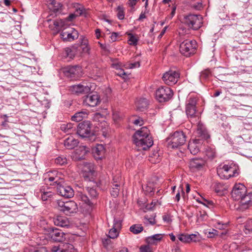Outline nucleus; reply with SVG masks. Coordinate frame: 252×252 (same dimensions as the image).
I'll return each mask as SVG.
<instances>
[{"instance_id":"nucleus-1","label":"nucleus","mask_w":252,"mask_h":252,"mask_svg":"<svg viewBox=\"0 0 252 252\" xmlns=\"http://www.w3.org/2000/svg\"><path fill=\"white\" fill-rule=\"evenodd\" d=\"M133 142L138 150H147L153 145V140L148 127H141L133 135Z\"/></svg>"},{"instance_id":"nucleus-2","label":"nucleus","mask_w":252,"mask_h":252,"mask_svg":"<svg viewBox=\"0 0 252 252\" xmlns=\"http://www.w3.org/2000/svg\"><path fill=\"white\" fill-rule=\"evenodd\" d=\"M197 101L196 97L189 96L186 100V113L192 125L202 126L200 118L196 115Z\"/></svg>"},{"instance_id":"nucleus-3","label":"nucleus","mask_w":252,"mask_h":252,"mask_svg":"<svg viewBox=\"0 0 252 252\" xmlns=\"http://www.w3.org/2000/svg\"><path fill=\"white\" fill-rule=\"evenodd\" d=\"M233 200L240 201L243 204H248L252 201V192L247 193V188L242 184H236L231 191Z\"/></svg>"},{"instance_id":"nucleus-4","label":"nucleus","mask_w":252,"mask_h":252,"mask_svg":"<svg viewBox=\"0 0 252 252\" xmlns=\"http://www.w3.org/2000/svg\"><path fill=\"white\" fill-rule=\"evenodd\" d=\"M168 148L177 149L183 145L186 141L185 133L182 131H176L170 134L167 138Z\"/></svg>"},{"instance_id":"nucleus-5","label":"nucleus","mask_w":252,"mask_h":252,"mask_svg":"<svg viewBox=\"0 0 252 252\" xmlns=\"http://www.w3.org/2000/svg\"><path fill=\"white\" fill-rule=\"evenodd\" d=\"M86 191L89 195L88 196L86 193L78 191L76 196L79 200L82 201L85 204L89 206L94 205V201L98 196V193L96 189L94 188L86 187Z\"/></svg>"},{"instance_id":"nucleus-6","label":"nucleus","mask_w":252,"mask_h":252,"mask_svg":"<svg viewBox=\"0 0 252 252\" xmlns=\"http://www.w3.org/2000/svg\"><path fill=\"white\" fill-rule=\"evenodd\" d=\"M202 17L198 14H189L184 16L183 23L194 30L199 29L202 25Z\"/></svg>"},{"instance_id":"nucleus-7","label":"nucleus","mask_w":252,"mask_h":252,"mask_svg":"<svg viewBox=\"0 0 252 252\" xmlns=\"http://www.w3.org/2000/svg\"><path fill=\"white\" fill-rule=\"evenodd\" d=\"M196 47V42L195 40L186 39L180 44V51L185 56L189 57L195 53Z\"/></svg>"},{"instance_id":"nucleus-8","label":"nucleus","mask_w":252,"mask_h":252,"mask_svg":"<svg viewBox=\"0 0 252 252\" xmlns=\"http://www.w3.org/2000/svg\"><path fill=\"white\" fill-rule=\"evenodd\" d=\"M173 94L172 90L168 87H160L156 92V99L160 102L168 101Z\"/></svg>"},{"instance_id":"nucleus-9","label":"nucleus","mask_w":252,"mask_h":252,"mask_svg":"<svg viewBox=\"0 0 252 252\" xmlns=\"http://www.w3.org/2000/svg\"><path fill=\"white\" fill-rule=\"evenodd\" d=\"M59 207L60 210L63 212L66 215H69L76 213L78 209L77 204L73 201H69L65 202L61 201L59 203Z\"/></svg>"},{"instance_id":"nucleus-10","label":"nucleus","mask_w":252,"mask_h":252,"mask_svg":"<svg viewBox=\"0 0 252 252\" xmlns=\"http://www.w3.org/2000/svg\"><path fill=\"white\" fill-rule=\"evenodd\" d=\"M94 172V165L90 162H85L82 169V175L86 181H91Z\"/></svg>"},{"instance_id":"nucleus-11","label":"nucleus","mask_w":252,"mask_h":252,"mask_svg":"<svg viewBox=\"0 0 252 252\" xmlns=\"http://www.w3.org/2000/svg\"><path fill=\"white\" fill-rule=\"evenodd\" d=\"M179 78V73L173 70H169L165 72L162 79L164 83L168 85H173L175 84Z\"/></svg>"},{"instance_id":"nucleus-12","label":"nucleus","mask_w":252,"mask_h":252,"mask_svg":"<svg viewBox=\"0 0 252 252\" xmlns=\"http://www.w3.org/2000/svg\"><path fill=\"white\" fill-rule=\"evenodd\" d=\"M91 127H77V133L82 138H88L90 141H94L96 135L91 130Z\"/></svg>"},{"instance_id":"nucleus-13","label":"nucleus","mask_w":252,"mask_h":252,"mask_svg":"<svg viewBox=\"0 0 252 252\" xmlns=\"http://www.w3.org/2000/svg\"><path fill=\"white\" fill-rule=\"evenodd\" d=\"M48 178L45 177V181H48L53 182V184H50L51 185H54L56 184L57 187L59 185H62L64 182L63 176L60 172H57L55 171L51 172L48 174Z\"/></svg>"},{"instance_id":"nucleus-14","label":"nucleus","mask_w":252,"mask_h":252,"mask_svg":"<svg viewBox=\"0 0 252 252\" xmlns=\"http://www.w3.org/2000/svg\"><path fill=\"white\" fill-rule=\"evenodd\" d=\"M57 191L59 194L66 198L73 197L74 192L72 188L66 185H59L57 187Z\"/></svg>"},{"instance_id":"nucleus-15","label":"nucleus","mask_w":252,"mask_h":252,"mask_svg":"<svg viewBox=\"0 0 252 252\" xmlns=\"http://www.w3.org/2000/svg\"><path fill=\"white\" fill-rule=\"evenodd\" d=\"M65 73L67 77L76 79L81 76L82 68L78 65L68 66L66 68Z\"/></svg>"},{"instance_id":"nucleus-16","label":"nucleus","mask_w":252,"mask_h":252,"mask_svg":"<svg viewBox=\"0 0 252 252\" xmlns=\"http://www.w3.org/2000/svg\"><path fill=\"white\" fill-rule=\"evenodd\" d=\"M60 35L64 41H71L78 37V32L74 29L71 28L67 31H63Z\"/></svg>"},{"instance_id":"nucleus-17","label":"nucleus","mask_w":252,"mask_h":252,"mask_svg":"<svg viewBox=\"0 0 252 252\" xmlns=\"http://www.w3.org/2000/svg\"><path fill=\"white\" fill-rule=\"evenodd\" d=\"M100 102L99 96L96 93L88 94L84 100L85 105L90 107H94Z\"/></svg>"},{"instance_id":"nucleus-18","label":"nucleus","mask_w":252,"mask_h":252,"mask_svg":"<svg viewBox=\"0 0 252 252\" xmlns=\"http://www.w3.org/2000/svg\"><path fill=\"white\" fill-rule=\"evenodd\" d=\"M202 142L200 139H194L190 141L188 144V149L192 155L197 154L202 146Z\"/></svg>"},{"instance_id":"nucleus-19","label":"nucleus","mask_w":252,"mask_h":252,"mask_svg":"<svg viewBox=\"0 0 252 252\" xmlns=\"http://www.w3.org/2000/svg\"><path fill=\"white\" fill-rule=\"evenodd\" d=\"M69 90L73 94H81L88 93L91 91L90 88L88 86L81 84L74 85L69 87Z\"/></svg>"},{"instance_id":"nucleus-20","label":"nucleus","mask_w":252,"mask_h":252,"mask_svg":"<svg viewBox=\"0 0 252 252\" xmlns=\"http://www.w3.org/2000/svg\"><path fill=\"white\" fill-rule=\"evenodd\" d=\"M122 223L119 220L114 219L113 227L110 229L108 236L111 239L117 238L119 233V230L121 228Z\"/></svg>"},{"instance_id":"nucleus-21","label":"nucleus","mask_w":252,"mask_h":252,"mask_svg":"<svg viewBox=\"0 0 252 252\" xmlns=\"http://www.w3.org/2000/svg\"><path fill=\"white\" fill-rule=\"evenodd\" d=\"M90 148L86 146H80L75 150L74 158L76 160H81L85 158V155L89 152Z\"/></svg>"},{"instance_id":"nucleus-22","label":"nucleus","mask_w":252,"mask_h":252,"mask_svg":"<svg viewBox=\"0 0 252 252\" xmlns=\"http://www.w3.org/2000/svg\"><path fill=\"white\" fill-rule=\"evenodd\" d=\"M105 150L102 144H97L93 150L94 158L96 160L102 159L105 155Z\"/></svg>"},{"instance_id":"nucleus-23","label":"nucleus","mask_w":252,"mask_h":252,"mask_svg":"<svg viewBox=\"0 0 252 252\" xmlns=\"http://www.w3.org/2000/svg\"><path fill=\"white\" fill-rule=\"evenodd\" d=\"M50 235L53 240L56 242H62L65 240L64 233L57 228H52Z\"/></svg>"},{"instance_id":"nucleus-24","label":"nucleus","mask_w":252,"mask_h":252,"mask_svg":"<svg viewBox=\"0 0 252 252\" xmlns=\"http://www.w3.org/2000/svg\"><path fill=\"white\" fill-rule=\"evenodd\" d=\"M204 165V161L199 158H192L189 163V167L193 172L200 170Z\"/></svg>"},{"instance_id":"nucleus-25","label":"nucleus","mask_w":252,"mask_h":252,"mask_svg":"<svg viewBox=\"0 0 252 252\" xmlns=\"http://www.w3.org/2000/svg\"><path fill=\"white\" fill-rule=\"evenodd\" d=\"M55 225L62 227H68L70 225L68 219L64 216H58L53 219Z\"/></svg>"},{"instance_id":"nucleus-26","label":"nucleus","mask_w":252,"mask_h":252,"mask_svg":"<svg viewBox=\"0 0 252 252\" xmlns=\"http://www.w3.org/2000/svg\"><path fill=\"white\" fill-rule=\"evenodd\" d=\"M73 246L70 244L65 243L59 246L53 247L51 251L52 252H71Z\"/></svg>"},{"instance_id":"nucleus-27","label":"nucleus","mask_w":252,"mask_h":252,"mask_svg":"<svg viewBox=\"0 0 252 252\" xmlns=\"http://www.w3.org/2000/svg\"><path fill=\"white\" fill-rule=\"evenodd\" d=\"M228 164L220 165L217 168V174L219 177L223 179H228L230 174H228Z\"/></svg>"},{"instance_id":"nucleus-28","label":"nucleus","mask_w":252,"mask_h":252,"mask_svg":"<svg viewBox=\"0 0 252 252\" xmlns=\"http://www.w3.org/2000/svg\"><path fill=\"white\" fill-rule=\"evenodd\" d=\"M78 54H79L78 49L75 45L66 47L64 50V56L70 59H73L74 57Z\"/></svg>"},{"instance_id":"nucleus-29","label":"nucleus","mask_w":252,"mask_h":252,"mask_svg":"<svg viewBox=\"0 0 252 252\" xmlns=\"http://www.w3.org/2000/svg\"><path fill=\"white\" fill-rule=\"evenodd\" d=\"M105 117L100 113H96L94 114L93 121L95 123L94 126L101 125V126H106V122Z\"/></svg>"},{"instance_id":"nucleus-30","label":"nucleus","mask_w":252,"mask_h":252,"mask_svg":"<svg viewBox=\"0 0 252 252\" xmlns=\"http://www.w3.org/2000/svg\"><path fill=\"white\" fill-rule=\"evenodd\" d=\"M195 133L196 136L201 139H208L210 137L206 127H197Z\"/></svg>"},{"instance_id":"nucleus-31","label":"nucleus","mask_w":252,"mask_h":252,"mask_svg":"<svg viewBox=\"0 0 252 252\" xmlns=\"http://www.w3.org/2000/svg\"><path fill=\"white\" fill-rule=\"evenodd\" d=\"M78 143L77 140L70 136L64 140V145L68 149H73L77 146Z\"/></svg>"},{"instance_id":"nucleus-32","label":"nucleus","mask_w":252,"mask_h":252,"mask_svg":"<svg viewBox=\"0 0 252 252\" xmlns=\"http://www.w3.org/2000/svg\"><path fill=\"white\" fill-rule=\"evenodd\" d=\"M136 105L137 109L138 110L143 111L147 107L148 105V101L146 98H140L136 101Z\"/></svg>"},{"instance_id":"nucleus-33","label":"nucleus","mask_w":252,"mask_h":252,"mask_svg":"<svg viewBox=\"0 0 252 252\" xmlns=\"http://www.w3.org/2000/svg\"><path fill=\"white\" fill-rule=\"evenodd\" d=\"M78 49V52L79 54L82 53H88L90 50V48L88 46V41L86 40H84L79 45H75Z\"/></svg>"},{"instance_id":"nucleus-34","label":"nucleus","mask_w":252,"mask_h":252,"mask_svg":"<svg viewBox=\"0 0 252 252\" xmlns=\"http://www.w3.org/2000/svg\"><path fill=\"white\" fill-rule=\"evenodd\" d=\"M162 238V234H156L147 238V242L149 244H154L160 241Z\"/></svg>"},{"instance_id":"nucleus-35","label":"nucleus","mask_w":252,"mask_h":252,"mask_svg":"<svg viewBox=\"0 0 252 252\" xmlns=\"http://www.w3.org/2000/svg\"><path fill=\"white\" fill-rule=\"evenodd\" d=\"M155 217L156 215L154 214L151 215H145L143 220L144 223L146 225H153L155 224L156 223Z\"/></svg>"},{"instance_id":"nucleus-36","label":"nucleus","mask_w":252,"mask_h":252,"mask_svg":"<svg viewBox=\"0 0 252 252\" xmlns=\"http://www.w3.org/2000/svg\"><path fill=\"white\" fill-rule=\"evenodd\" d=\"M62 6V5L61 3L57 2L55 0H53L49 4L50 9L55 12H57L61 9Z\"/></svg>"},{"instance_id":"nucleus-37","label":"nucleus","mask_w":252,"mask_h":252,"mask_svg":"<svg viewBox=\"0 0 252 252\" xmlns=\"http://www.w3.org/2000/svg\"><path fill=\"white\" fill-rule=\"evenodd\" d=\"M228 174H230L229 178L232 177H235L238 175V172L236 167L233 163L228 165Z\"/></svg>"},{"instance_id":"nucleus-38","label":"nucleus","mask_w":252,"mask_h":252,"mask_svg":"<svg viewBox=\"0 0 252 252\" xmlns=\"http://www.w3.org/2000/svg\"><path fill=\"white\" fill-rule=\"evenodd\" d=\"M206 156L210 159H213L216 156V151L214 146L207 147L205 149Z\"/></svg>"},{"instance_id":"nucleus-39","label":"nucleus","mask_w":252,"mask_h":252,"mask_svg":"<svg viewBox=\"0 0 252 252\" xmlns=\"http://www.w3.org/2000/svg\"><path fill=\"white\" fill-rule=\"evenodd\" d=\"M87 113L85 112L81 111L77 112L73 116H72L71 120L76 122H79L82 121L83 119L85 117Z\"/></svg>"},{"instance_id":"nucleus-40","label":"nucleus","mask_w":252,"mask_h":252,"mask_svg":"<svg viewBox=\"0 0 252 252\" xmlns=\"http://www.w3.org/2000/svg\"><path fill=\"white\" fill-rule=\"evenodd\" d=\"M130 231L135 234L141 232L143 230V227L140 224H133L130 226Z\"/></svg>"},{"instance_id":"nucleus-41","label":"nucleus","mask_w":252,"mask_h":252,"mask_svg":"<svg viewBox=\"0 0 252 252\" xmlns=\"http://www.w3.org/2000/svg\"><path fill=\"white\" fill-rule=\"evenodd\" d=\"M117 16L119 20H123L125 18V8L122 5H119L117 8Z\"/></svg>"},{"instance_id":"nucleus-42","label":"nucleus","mask_w":252,"mask_h":252,"mask_svg":"<svg viewBox=\"0 0 252 252\" xmlns=\"http://www.w3.org/2000/svg\"><path fill=\"white\" fill-rule=\"evenodd\" d=\"M244 231L246 234L252 235V219L249 220L246 222Z\"/></svg>"},{"instance_id":"nucleus-43","label":"nucleus","mask_w":252,"mask_h":252,"mask_svg":"<svg viewBox=\"0 0 252 252\" xmlns=\"http://www.w3.org/2000/svg\"><path fill=\"white\" fill-rule=\"evenodd\" d=\"M196 217L197 221L200 222L207 219V214L203 210L199 211L198 212L196 213Z\"/></svg>"},{"instance_id":"nucleus-44","label":"nucleus","mask_w":252,"mask_h":252,"mask_svg":"<svg viewBox=\"0 0 252 252\" xmlns=\"http://www.w3.org/2000/svg\"><path fill=\"white\" fill-rule=\"evenodd\" d=\"M119 187L120 184H116L113 185V187L112 188L110 191V193L114 197H116L118 196L120 191Z\"/></svg>"},{"instance_id":"nucleus-45","label":"nucleus","mask_w":252,"mask_h":252,"mask_svg":"<svg viewBox=\"0 0 252 252\" xmlns=\"http://www.w3.org/2000/svg\"><path fill=\"white\" fill-rule=\"evenodd\" d=\"M178 239L183 243H189V234L181 233L178 235Z\"/></svg>"},{"instance_id":"nucleus-46","label":"nucleus","mask_w":252,"mask_h":252,"mask_svg":"<svg viewBox=\"0 0 252 252\" xmlns=\"http://www.w3.org/2000/svg\"><path fill=\"white\" fill-rule=\"evenodd\" d=\"M189 243L191 242H197L200 241V237L198 233L196 234H189Z\"/></svg>"},{"instance_id":"nucleus-47","label":"nucleus","mask_w":252,"mask_h":252,"mask_svg":"<svg viewBox=\"0 0 252 252\" xmlns=\"http://www.w3.org/2000/svg\"><path fill=\"white\" fill-rule=\"evenodd\" d=\"M211 75V71L209 69H205L200 73L201 79H206Z\"/></svg>"},{"instance_id":"nucleus-48","label":"nucleus","mask_w":252,"mask_h":252,"mask_svg":"<svg viewBox=\"0 0 252 252\" xmlns=\"http://www.w3.org/2000/svg\"><path fill=\"white\" fill-rule=\"evenodd\" d=\"M64 22L61 20H57L53 22V24L56 30H60L63 26Z\"/></svg>"},{"instance_id":"nucleus-49","label":"nucleus","mask_w":252,"mask_h":252,"mask_svg":"<svg viewBox=\"0 0 252 252\" xmlns=\"http://www.w3.org/2000/svg\"><path fill=\"white\" fill-rule=\"evenodd\" d=\"M128 35H129V44L133 45H136L138 41L137 38L132 33H129Z\"/></svg>"},{"instance_id":"nucleus-50","label":"nucleus","mask_w":252,"mask_h":252,"mask_svg":"<svg viewBox=\"0 0 252 252\" xmlns=\"http://www.w3.org/2000/svg\"><path fill=\"white\" fill-rule=\"evenodd\" d=\"M52 195L53 193L51 191H44L41 194V199L43 201H46Z\"/></svg>"},{"instance_id":"nucleus-51","label":"nucleus","mask_w":252,"mask_h":252,"mask_svg":"<svg viewBox=\"0 0 252 252\" xmlns=\"http://www.w3.org/2000/svg\"><path fill=\"white\" fill-rule=\"evenodd\" d=\"M55 162L60 165H63L67 162V159L65 157H59L56 158Z\"/></svg>"},{"instance_id":"nucleus-52","label":"nucleus","mask_w":252,"mask_h":252,"mask_svg":"<svg viewBox=\"0 0 252 252\" xmlns=\"http://www.w3.org/2000/svg\"><path fill=\"white\" fill-rule=\"evenodd\" d=\"M132 124L137 126L139 125V126H142L145 124L144 121L143 120V119L138 117L137 119H135V120H132Z\"/></svg>"},{"instance_id":"nucleus-53","label":"nucleus","mask_w":252,"mask_h":252,"mask_svg":"<svg viewBox=\"0 0 252 252\" xmlns=\"http://www.w3.org/2000/svg\"><path fill=\"white\" fill-rule=\"evenodd\" d=\"M139 252H152V251L149 245H143L140 247Z\"/></svg>"},{"instance_id":"nucleus-54","label":"nucleus","mask_w":252,"mask_h":252,"mask_svg":"<svg viewBox=\"0 0 252 252\" xmlns=\"http://www.w3.org/2000/svg\"><path fill=\"white\" fill-rule=\"evenodd\" d=\"M219 232L218 231L214 229H212V230H210L208 232V237L210 238L214 237L215 236L219 235Z\"/></svg>"},{"instance_id":"nucleus-55","label":"nucleus","mask_w":252,"mask_h":252,"mask_svg":"<svg viewBox=\"0 0 252 252\" xmlns=\"http://www.w3.org/2000/svg\"><path fill=\"white\" fill-rule=\"evenodd\" d=\"M121 176H120L119 174H118V175H116L115 176H114L113 178V184H116L120 183V181L121 180Z\"/></svg>"},{"instance_id":"nucleus-56","label":"nucleus","mask_w":252,"mask_h":252,"mask_svg":"<svg viewBox=\"0 0 252 252\" xmlns=\"http://www.w3.org/2000/svg\"><path fill=\"white\" fill-rule=\"evenodd\" d=\"M120 113L118 111H115L113 113V119L115 122H117L120 118Z\"/></svg>"},{"instance_id":"nucleus-57","label":"nucleus","mask_w":252,"mask_h":252,"mask_svg":"<svg viewBox=\"0 0 252 252\" xmlns=\"http://www.w3.org/2000/svg\"><path fill=\"white\" fill-rule=\"evenodd\" d=\"M217 228L219 229H224L227 227L226 223H221L220 222H217L216 224Z\"/></svg>"},{"instance_id":"nucleus-58","label":"nucleus","mask_w":252,"mask_h":252,"mask_svg":"<svg viewBox=\"0 0 252 252\" xmlns=\"http://www.w3.org/2000/svg\"><path fill=\"white\" fill-rule=\"evenodd\" d=\"M86 11V9L83 7L81 6L76 9V12L80 15H82L84 13H85Z\"/></svg>"},{"instance_id":"nucleus-59","label":"nucleus","mask_w":252,"mask_h":252,"mask_svg":"<svg viewBox=\"0 0 252 252\" xmlns=\"http://www.w3.org/2000/svg\"><path fill=\"white\" fill-rule=\"evenodd\" d=\"M140 66V63L138 62L134 63H130L129 64L128 67L130 69L139 67Z\"/></svg>"},{"instance_id":"nucleus-60","label":"nucleus","mask_w":252,"mask_h":252,"mask_svg":"<svg viewBox=\"0 0 252 252\" xmlns=\"http://www.w3.org/2000/svg\"><path fill=\"white\" fill-rule=\"evenodd\" d=\"M149 10L148 9H145L144 12H141L139 18L138 19V21H140L143 19L146 18V14L149 12Z\"/></svg>"},{"instance_id":"nucleus-61","label":"nucleus","mask_w":252,"mask_h":252,"mask_svg":"<svg viewBox=\"0 0 252 252\" xmlns=\"http://www.w3.org/2000/svg\"><path fill=\"white\" fill-rule=\"evenodd\" d=\"M118 33L117 32H113L111 35L110 36L111 42H115L117 40Z\"/></svg>"},{"instance_id":"nucleus-62","label":"nucleus","mask_w":252,"mask_h":252,"mask_svg":"<svg viewBox=\"0 0 252 252\" xmlns=\"http://www.w3.org/2000/svg\"><path fill=\"white\" fill-rule=\"evenodd\" d=\"M145 191L146 192L148 193L150 195H153L154 192V189L150 186L146 187Z\"/></svg>"},{"instance_id":"nucleus-63","label":"nucleus","mask_w":252,"mask_h":252,"mask_svg":"<svg viewBox=\"0 0 252 252\" xmlns=\"http://www.w3.org/2000/svg\"><path fill=\"white\" fill-rule=\"evenodd\" d=\"M163 220L166 222H169L171 221L170 216L167 214L163 216Z\"/></svg>"},{"instance_id":"nucleus-64","label":"nucleus","mask_w":252,"mask_h":252,"mask_svg":"<svg viewBox=\"0 0 252 252\" xmlns=\"http://www.w3.org/2000/svg\"><path fill=\"white\" fill-rule=\"evenodd\" d=\"M138 0H129L128 1L127 4L130 7H133L135 6L137 3Z\"/></svg>"}]
</instances>
